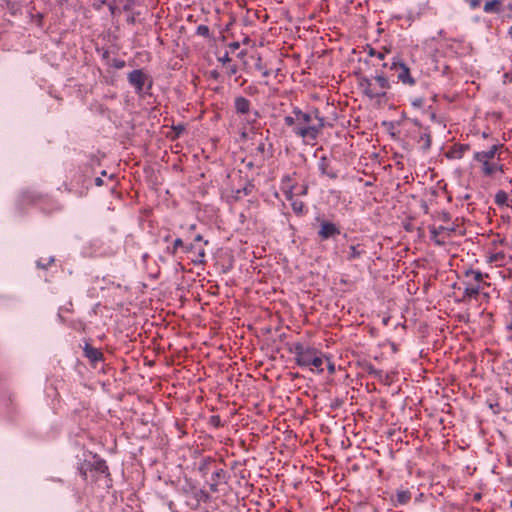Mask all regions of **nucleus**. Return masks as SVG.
<instances>
[{"label":"nucleus","instance_id":"f257e3e1","mask_svg":"<svg viewBox=\"0 0 512 512\" xmlns=\"http://www.w3.org/2000/svg\"><path fill=\"white\" fill-rule=\"evenodd\" d=\"M305 113L308 114V119L306 121H299L297 127L293 129V134L303 139L307 144H314L326 126V120L320 115L317 108H313Z\"/></svg>","mask_w":512,"mask_h":512},{"label":"nucleus","instance_id":"f03ea898","mask_svg":"<svg viewBox=\"0 0 512 512\" xmlns=\"http://www.w3.org/2000/svg\"><path fill=\"white\" fill-rule=\"evenodd\" d=\"M359 86L367 97L373 99L384 97L386 90L390 88V83L384 75H376L373 78L361 77Z\"/></svg>","mask_w":512,"mask_h":512},{"label":"nucleus","instance_id":"7ed1b4c3","mask_svg":"<svg viewBox=\"0 0 512 512\" xmlns=\"http://www.w3.org/2000/svg\"><path fill=\"white\" fill-rule=\"evenodd\" d=\"M289 351L294 354L295 362L298 366L310 367L311 360L318 350L314 347L306 346L301 342H296L289 348Z\"/></svg>","mask_w":512,"mask_h":512},{"label":"nucleus","instance_id":"20e7f679","mask_svg":"<svg viewBox=\"0 0 512 512\" xmlns=\"http://www.w3.org/2000/svg\"><path fill=\"white\" fill-rule=\"evenodd\" d=\"M234 108L237 114L246 115L245 120L249 124L255 123L259 118V112L256 110L251 112V102L243 96H237L234 99Z\"/></svg>","mask_w":512,"mask_h":512},{"label":"nucleus","instance_id":"39448f33","mask_svg":"<svg viewBox=\"0 0 512 512\" xmlns=\"http://www.w3.org/2000/svg\"><path fill=\"white\" fill-rule=\"evenodd\" d=\"M389 69L397 73V79L402 84L409 86L415 84V79L411 76L410 69L400 58H394Z\"/></svg>","mask_w":512,"mask_h":512},{"label":"nucleus","instance_id":"423d86ee","mask_svg":"<svg viewBox=\"0 0 512 512\" xmlns=\"http://www.w3.org/2000/svg\"><path fill=\"white\" fill-rule=\"evenodd\" d=\"M128 82L134 87L136 93H142L148 76L141 70L135 69L128 74Z\"/></svg>","mask_w":512,"mask_h":512},{"label":"nucleus","instance_id":"0eeeda50","mask_svg":"<svg viewBox=\"0 0 512 512\" xmlns=\"http://www.w3.org/2000/svg\"><path fill=\"white\" fill-rule=\"evenodd\" d=\"M455 228H448L444 226H430L429 232H430V239L437 245V246H443L446 243V237H444V234H447V236L450 235V233L454 232Z\"/></svg>","mask_w":512,"mask_h":512},{"label":"nucleus","instance_id":"6e6552de","mask_svg":"<svg viewBox=\"0 0 512 512\" xmlns=\"http://www.w3.org/2000/svg\"><path fill=\"white\" fill-rule=\"evenodd\" d=\"M87 470L109 475L108 466L103 459H96L93 463H88L81 466L80 473L84 479H87Z\"/></svg>","mask_w":512,"mask_h":512},{"label":"nucleus","instance_id":"1a4fd4ad","mask_svg":"<svg viewBox=\"0 0 512 512\" xmlns=\"http://www.w3.org/2000/svg\"><path fill=\"white\" fill-rule=\"evenodd\" d=\"M503 147L502 144H494L486 151H477L473 155V159L478 163L493 161L496 154Z\"/></svg>","mask_w":512,"mask_h":512},{"label":"nucleus","instance_id":"9d476101","mask_svg":"<svg viewBox=\"0 0 512 512\" xmlns=\"http://www.w3.org/2000/svg\"><path fill=\"white\" fill-rule=\"evenodd\" d=\"M340 233V229L336 224L325 220L321 221V227L318 231V236L321 240L334 238L337 235H340Z\"/></svg>","mask_w":512,"mask_h":512},{"label":"nucleus","instance_id":"9b49d317","mask_svg":"<svg viewBox=\"0 0 512 512\" xmlns=\"http://www.w3.org/2000/svg\"><path fill=\"white\" fill-rule=\"evenodd\" d=\"M292 113L293 116L288 115L284 117L285 124L291 127L292 130L297 127L299 121H306L308 119V114L298 107H294Z\"/></svg>","mask_w":512,"mask_h":512},{"label":"nucleus","instance_id":"f8f14e48","mask_svg":"<svg viewBox=\"0 0 512 512\" xmlns=\"http://www.w3.org/2000/svg\"><path fill=\"white\" fill-rule=\"evenodd\" d=\"M83 354L92 365H96V363L104 359L103 353L99 349L91 346L89 343H85L83 347Z\"/></svg>","mask_w":512,"mask_h":512},{"label":"nucleus","instance_id":"ddd939ff","mask_svg":"<svg viewBox=\"0 0 512 512\" xmlns=\"http://www.w3.org/2000/svg\"><path fill=\"white\" fill-rule=\"evenodd\" d=\"M480 164L482 165L481 172L486 177H491L496 172H504V165L499 162V157L497 158V161L493 160Z\"/></svg>","mask_w":512,"mask_h":512},{"label":"nucleus","instance_id":"4468645a","mask_svg":"<svg viewBox=\"0 0 512 512\" xmlns=\"http://www.w3.org/2000/svg\"><path fill=\"white\" fill-rule=\"evenodd\" d=\"M318 168L322 175H325L330 179H336L338 177L337 172L330 166V161L325 155L320 157Z\"/></svg>","mask_w":512,"mask_h":512},{"label":"nucleus","instance_id":"2eb2a0df","mask_svg":"<svg viewBox=\"0 0 512 512\" xmlns=\"http://www.w3.org/2000/svg\"><path fill=\"white\" fill-rule=\"evenodd\" d=\"M462 284L465 286L463 292L465 298H475L482 289L481 285L475 284L472 281H463Z\"/></svg>","mask_w":512,"mask_h":512},{"label":"nucleus","instance_id":"dca6fc26","mask_svg":"<svg viewBox=\"0 0 512 512\" xmlns=\"http://www.w3.org/2000/svg\"><path fill=\"white\" fill-rule=\"evenodd\" d=\"M465 281H472L475 284L482 285L484 283V275L482 272L474 269H467L464 272Z\"/></svg>","mask_w":512,"mask_h":512},{"label":"nucleus","instance_id":"f3484780","mask_svg":"<svg viewBox=\"0 0 512 512\" xmlns=\"http://www.w3.org/2000/svg\"><path fill=\"white\" fill-rule=\"evenodd\" d=\"M483 10L485 13L499 14L503 11V1L502 0L487 1L484 4Z\"/></svg>","mask_w":512,"mask_h":512},{"label":"nucleus","instance_id":"a211bd4d","mask_svg":"<svg viewBox=\"0 0 512 512\" xmlns=\"http://www.w3.org/2000/svg\"><path fill=\"white\" fill-rule=\"evenodd\" d=\"M365 253H366V251H365V249L362 248V245H360V244L351 245L349 247V251H348V254H347V259L349 261H352V260L360 258Z\"/></svg>","mask_w":512,"mask_h":512},{"label":"nucleus","instance_id":"6ab92c4d","mask_svg":"<svg viewBox=\"0 0 512 512\" xmlns=\"http://www.w3.org/2000/svg\"><path fill=\"white\" fill-rule=\"evenodd\" d=\"M324 357L321 352L317 351L315 356L311 360V366L313 367L311 370L316 371L317 373H322L324 368Z\"/></svg>","mask_w":512,"mask_h":512},{"label":"nucleus","instance_id":"aec40b11","mask_svg":"<svg viewBox=\"0 0 512 512\" xmlns=\"http://www.w3.org/2000/svg\"><path fill=\"white\" fill-rule=\"evenodd\" d=\"M411 499V492L409 490H398L396 492V503L399 505L407 504Z\"/></svg>","mask_w":512,"mask_h":512},{"label":"nucleus","instance_id":"412c9836","mask_svg":"<svg viewBox=\"0 0 512 512\" xmlns=\"http://www.w3.org/2000/svg\"><path fill=\"white\" fill-rule=\"evenodd\" d=\"M495 203L498 206H509L508 194L503 190L498 191L495 195Z\"/></svg>","mask_w":512,"mask_h":512},{"label":"nucleus","instance_id":"4be33fe9","mask_svg":"<svg viewBox=\"0 0 512 512\" xmlns=\"http://www.w3.org/2000/svg\"><path fill=\"white\" fill-rule=\"evenodd\" d=\"M419 143H422L421 148L427 151L431 147V135L429 132H424L420 135Z\"/></svg>","mask_w":512,"mask_h":512},{"label":"nucleus","instance_id":"5701e85b","mask_svg":"<svg viewBox=\"0 0 512 512\" xmlns=\"http://www.w3.org/2000/svg\"><path fill=\"white\" fill-rule=\"evenodd\" d=\"M195 252H196V257L192 259V262L195 265L205 264L206 253H205L204 248H196Z\"/></svg>","mask_w":512,"mask_h":512},{"label":"nucleus","instance_id":"b1692460","mask_svg":"<svg viewBox=\"0 0 512 512\" xmlns=\"http://www.w3.org/2000/svg\"><path fill=\"white\" fill-rule=\"evenodd\" d=\"M181 247L183 248L184 247V243L182 241L181 238H176L173 242V246L171 248H168V251L172 254V255H175L177 253V249Z\"/></svg>","mask_w":512,"mask_h":512},{"label":"nucleus","instance_id":"393cba45","mask_svg":"<svg viewBox=\"0 0 512 512\" xmlns=\"http://www.w3.org/2000/svg\"><path fill=\"white\" fill-rule=\"evenodd\" d=\"M197 35L202 37H209L210 36V29L207 25H199L196 30Z\"/></svg>","mask_w":512,"mask_h":512},{"label":"nucleus","instance_id":"a878e982","mask_svg":"<svg viewBox=\"0 0 512 512\" xmlns=\"http://www.w3.org/2000/svg\"><path fill=\"white\" fill-rule=\"evenodd\" d=\"M505 258V254L503 252H498V253H495V254H492L491 256H489L488 258V261L490 263H498V262H502Z\"/></svg>","mask_w":512,"mask_h":512},{"label":"nucleus","instance_id":"bb28decb","mask_svg":"<svg viewBox=\"0 0 512 512\" xmlns=\"http://www.w3.org/2000/svg\"><path fill=\"white\" fill-rule=\"evenodd\" d=\"M226 472L223 469H218L212 474V481L219 483L220 480L224 479Z\"/></svg>","mask_w":512,"mask_h":512},{"label":"nucleus","instance_id":"cd10ccee","mask_svg":"<svg viewBox=\"0 0 512 512\" xmlns=\"http://www.w3.org/2000/svg\"><path fill=\"white\" fill-rule=\"evenodd\" d=\"M292 209L296 214H302L304 209V203L302 201H294L292 203Z\"/></svg>","mask_w":512,"mask_h":512},{"label":"nucleus","instance_id":"c85d7f7f","mask_svg":"<svg viewBox=\"0 0 512 512\" xmlns=\"http://www.w3.org/2000/svg\"><path fill=\"white\" fill-rule=\"evenodd\" d=\"M209 423L213 425L214 427H221L223 426V423L221 421L220 416L218 415H212L209 419Z\"/></svg>","mask_w":512,"mask_h":512},{"label":"nucleus","instance_id":"c756f323","mask_svg":"<svg viewBox=\"0 0 512 512\" xmlns=\"http://www.w3.org/2000/svg\"><path fill=\"white\" fill-rule=\"evenodd\" d=\"M125 64H126V63H125V61H124V60H122V59H117V58H116V59H113V61H112V64H111V65H112L115 69H122V68H124V67H125Z\"/></svg>","mask_w":512,"mask_h":512},{"label":"nucleus","instance_id":"7c9ffc66","mask_svg":"<svg viewBox=\"0 0 512 512\" xmlns=\"http://www.w3.org/2000/svg\"><path fill=\"white\" fill-rule=\"evenodd\" d=\"M368 54H369L370 56H376V57H377L378 59H380V60L384 59V57H385L384 53H382V52H377V51H376L375 49H373V48H369V52H368Z\"/></svg>","mask_w":512,"mask_h":512},{"label":"nucleus","instance_id":"2f4dec72","mask_svg":"<svg viewBox=\"0 0 512 512\" xmlns=\"http://www.w3.org/2000/svg\"><path fill=\"white\" fill-rule=\"evenodd\" d=\"M237 72H238L237 65L233 64V65L227 66V73L229 76L235 75Z\"/></svg>","mask_w":512,"mask_h":512},{"label":"nucleus","instance_id":"473e14b6","mask_svg":"<svg viewBox=\"0 0 512 512\" xmlns=\"http://www.w3.org/2000/svg\"><path fill=\"white\" fill-rule=\"evenodd\" d=\"M218 61L223 64L229 63L231 61V58L229 57V53L225 52V54L223 56L218 58Z\"/></svg>","mask_w":512,"mask_h":512},{"label":"nucleus","instance_id":"72a5a7b5","mask_svg":"<svg viewBox=\"0 0 512 512\" xmlns=\"http://www.w3.org/2000/svg\"><path fill=\"white\" fill-rule=\"evenodd\" d=\"M482 0H467L471 9H476L480 6Z\"/></svg>","mask_w":512,"mask_h":512},{"label":"nucleus","instance_id":"f704fd0d","mask_svg":"<svg viewBox=\"0 0 512 512\" xmlns=\"http://www.w3.org/2000/svg\"><path fill=\"white\" fill-rule=\"evenodd\" d=\"M413 107L420 108L423 105V98H415L411 102Z\"/></svg>","mask_w":512,"mask_h":512},{"label":"nucleus","instance_id":"c9c22d12","mask_svg":"<svg viewBox=\"0 0 512 512\" xmlns=\"http://www.w3.org/2000/svg\"><path fill=\"white\" fill-rule=\"evenodd\" d=\"M196 245L195 244H189V245H184L183 249L186 253H191V252H195L196 251Z\"/></svg>","mask_w":512,"mask_h":512},{"label":"nucleus","instance_id":"e433bc0d","mask_svg":"<svg viewBox=\"0 0 512 512\" xmlns=\"http://www.w3.org/2000/svg\"><path fill=\"white\" fill-rule=\"evenodd\" d=\"M264 65L262 63V58L260 56L257 57L256 59V63H255V68L259 71L263 70L264 69Z\"/></svg>","mask_w":512,"mask_h":512},{"label":"nucleus","instance_id":"4c0bfd02","mask_svg":"<svg viewBox=\"0 0 512 512\" xmlns=\"http://www.w3.org/2000/svg\"><path fill=\"white\" fill-rule=\"evenodd\" d=\"M265 149H266V144H265V142H263V141H261V142L258 144V146L256 147V151H257L258 153H261V154H264Z\"/></svg>","mask_w":512,"mask_h":512},{"label":"nucleus","instance_id":"58836bf2","mask_svg":"<svg viewBox=\"0 0 512 512\" xmlns=\"http://www.w3.org/2000/svg\"><path fill=\"white\" fill-rule=\"evenodd\" d=\"M210 490H211V492H213V493L217 492V491H218V483H217V482H212V483L210 484Z\"/></svg>","mask_w":512,"mask_h":512},{"label":"nucleus","instance_id":"ea45409f","mask_svg":"<svg viewBox=\"0 0 512 512\" xmlns=\"http://www.w3.org/2000/svg\"><path fill=\"white\" fill-rule=\"evenodd\" d=\"M174 130L176 131L177 135H179L181 132L185 130L183 125H178L174 127Z\"/></svg>","mask_w":512,"mask_h":512},{"label":"nucleus","instance_id":"a19ab883","mask_svg":"<svg viewBox=\"0 0 512 512\" xmlns=\"http://www.w3.org/2000/svg\"><path fill=\"white\" fill-rule=\"evenodd\" d=\"M229 47L232 49V50H236L239 48V43L238 42H232L229 44Z\"/></svg>","mask_w":512,"mask_h":512},{"label":"nucleus","instance_id":"79ce46f5","mask_svg":"<svg viewBox=\"0 0 512 512\" xmlns=\"http://www.w3.org/2000/svg\"><path fill=\"white\" fill-rule=\"evenodd\" d=\"M262 76L268 77L270 75V71L264 67L263 70H261Z\"/></svg>","mask_w":512,"mask_h":512},{"label":"nucleus","instance_id":"37998d69","mask_svg":"<svg viewBox=\"0 0 512 512\" xmlns=\"http://www.w3.org/2000/svg\"><path fill=\"white\" fill-rule=\"evenodd\" d=\"M328 370L330 373H334L335 372V367H334V364L329 362L328 363Z\"/></svg>","mask_w":512,"mask_h":512},{"label":"nucleus","instance_id":"c03bdc74","mask_svg":"<svg viewBox=\"0 0 512 512\" xmlns=\"http://www.w3.org/2000/svg\"><path fill=\"white\" fill-rule=\"evenodd\" d=\"M95 184H96L97 186H102V185H103V180H102V178H101V177H97V178L95 179Z\"/></svg>","mask_w":512,"mask_h":512},{"label":"nucleus","instance_id":"a18cd8bd","mask_svg":"<svg viewBox=\"0 0 512 512\" xmlns=\"http://www.w3.org/2000/svg\"><path fill=\"white\" fill-rule=\"evenodd\" d=\"M202 240H203V237L200 234L196 235L195 238H194L195 242H199V241H202Z\"/></svg>","mask_w":512,"mask_h":512},{"label":"nucleus","instance_id":"49530a36","mask_svg":"<svg viewBox=\"0 0 512 512\" xmlns=\"http://www.w3.org/2000/svg\"><path fill=\"white\" fill-rule=\"evenodd\" d=\"M211 76H212L214 79H217V78H218V76H219V74H218V72H216V71H212V72H211Z\"/></svg>","mask_w":512,"mask_h":512},{"label":"nucleus","instance_id":"de8ad7c7","mask_svg":"<svg viewBox=\"0 0 512 512\" xmlns=\"http://www.w3.org/2000/svg\"><path fill=\"white\" fill-rule=\"evenodd\" d=\"M38 266H39V267H42V268H45V266L43 265V263H40V262H38Z\"/></svg>","mask_w":512,"mask_h":512},{"label":"nucleus","instance_id":"09e8293b","mask_svg":"<svg viewBox=\"0 0 512 512\" xmlns=\"http://www.w3.org/2000/svg\"><path fill=\"white\" fill-rule=\"evenodd\" d=\"M38 266H39V267H42V268H45V266L43 265V263H40V262H38Z\"/></svg>","mask_w":512,"mask_h":512},{"label":"nucleus","instance_id":"8fccbe9b","mask_svg":"<svg viewBox=\"0 0 512 512\" xmlns=\"http://www.w3.org/2000/svg\"><path fill=\"white\" fill-rule=\"evenodd\" d=\"M483 137L484 138H487L488 137V134L486 132H483Z\"/></svg>","mask_w":512,"mask_h":512},{"label":"nucleus","instance_id":"3c124183","mask_svg":"<svg viewBox=\"0 0 512 512\" xmlns=\"http://www.w3.org/2000/svg\"><path fill=\"white\" fill-rule=\"evenodd\" d=\"M369 373H376L375 369H370Z\"/></svg>","mask_w":512,"mask_h":512},{"label":"nucleus","instance_id":"603ef678","mask_svg":"<svg viewBox=\"0 0 512 512\" xmlns=\"http://www.w3.org/2000/svg\"><path fill=\"white\" fill-rule=\"evenodd\" d=\"M129 21H130L131 23H134V18H133V17H132V18H130V19H129Z\"/></svg>","mask_w":512,"mask_h":512},{"label":"nucleus","instance_id":"864d4df0","mask_svg":"<svg viewBox=\"0 0 512 512\" xmlns=\"http://www.w3.org/2000/svg\"><path fill=\"white\" fill-rule=\"evenodd\" d=\"M510 506L512 507V500L510 501Z\"/></svg>","mask_w":512,"mask_h":512}]
</instances>
